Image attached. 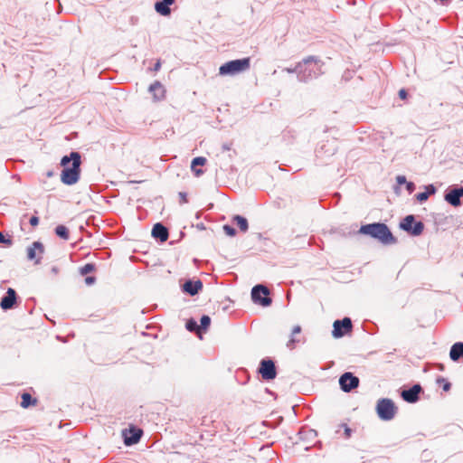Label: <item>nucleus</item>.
<instances>
[{
    "label": "nucleus",
    "instance_id": "obj_28",
    "mask_svg": "<svg viewBox=\"0 0 463 463\" xmlns=\"http://www.w3.org/2000/svg\"><path fill=\"white\" fill-rule=\"evenodd\" d=\"M210 323H211L210 317L203 316L202 318H201L200 330L201 329L206 330L208 328V326H210Z\"/></svg>",
    "mask_w": 463,
    "mask_h": 463
},
{
    "label": "nucleus",
    "instance_id": "obj_25",
    "mask_svg": "<svg viewBox=\"0 0 463 463\" xmlns=\"http://www.w3.org/2000/svg\"><path fill=\"white\" fill-rule=\"evenodd\" d=\"M96 270V266L93 263H87L83 267L80 268V273L85 276Z\"/></svg>",
    "mask_w": 463,
    "mask_h": 463
},
{
    "label": "nucleus",
    "instance_id": "obj_32",
    "mask_svg": "<svg viewBox=\"0 0 463 463\" xmlns=\"http://www.w3.org/2000/svg\"><path fill=\"white\" fill-rule=\"evenodd\" d=\"M0 243H5L6 245L11 246L13 241L11 239H5V235L0 232Z\"/></svg>",
    "mask_w": 463,
    "mask_h": 463
},
{
    "label": "nucleus",
    "instance_id": "obj_7",
    "mask_svg": "<svg viewBox=\"0 0 463 463\" xmlns=\"http://www.w3.org/2000/svg\"><path fill=\"white\" fill-rule=\"evenodd\" d=\"M333 335L335 338L344 336L345 335L352 332L353 325L349 317H345L342 320H335L333 325Z\"/></svg>",
    "mask_w": 463,
    "mask_h": 463
},
{
    "label": "nucleus",
    "instance_id": "obj_18",
    "mask_svg": "<svg viewBox=\"0 0 463 463\" xmlns=\"http://www.w3.org/2000/svg\"><path fill=\"white\" fill-rule=\"evenodd\" d=\"M301 331H302V328L299 325H297L293 327L289 340L287 343V346L289 349H294L296 346V344H298L301 341L299 338L297 337V335H300Z\"/></svg>",
    "mask_w": 463,
    "mask_h": 463
},
{
    "label": "nucleus",
    "instance_id": "obj_31",
    "mask_svg": "<svg viewBox=\"0 0 463 463\" xmlns=\"http://www.w3.org/2000/svg\"><path fill=\"white\" fill-rule=\"evenodd\" d=\"M340 427L344 429L345 438H350L352 430L345 423L341 424Z\"/></svg>",
    "mask_w": 463,
    "mask_h": 463
},
{
    "label": "nucleus",
    "instance_id": "obj_1",
    "mask_svg": "<svg viewBox=\"0 0 463 463\" xmlns=\"http://www.w3.org/2000/svg\"><path fill=\"white\" fill-rule=\"evenodd\" d=\"M80 155L78 152H71L70 156L61 158V165L63 170L61 180L63 184L71 185L78 182L80 173Z\"/></svg>",
    "mask_w": 463,
    "mask_h": 463
},
{
    "label": "nucleus",
    "instance_id": "obj_30",
    "mask_svg": "<svg viewBox=\"0 0 463 463\" xmlns=\"http://www.w3.org/2000/svg\"><path fill=\"white\" fill-rule=\"evenodd\" d=\"M416 197H417V200L420 202L426 201L429 198V193H425V192L419 193L418 194H416Z\"/></svg>",
    "mask_w": 463,
    "mask_h": 463
},
{
    "label": "nucleus",
    "instance_id": "obj_23",
    "mask_svg": "<svg viewBox=\"0 0 463 463\" xmlns=\"http://www.w3.org/2000/svg\"><path fill=\"white\" fill-rule=\"evenodd\" d=\"M155 9L157 13H159L162 15H168L171 12L168 5L165 4L163 1L156 3Z\"/></svg>",
    "mask_w": 463,
    "mask_h": 463
},
{
    "label": "nucleus",
    "instance_id": "obj_29",
    "mask_svg": "<svg viewBox=\"0 0 463 463\" xmlns=\"http://www.w3.org/2000/svg\"><path fill=\"white\" fill-rule=\"evenodd\" d=\"M224 232L229 236H234L236 234V231L234 228L231 227L230 225H224L223 226Z\"/></svg>",
    "mask_w": 463,
    "mask_h": 463
},
{
    "label": "nucleus",
    "instance_id": "obj_41",
    "mask_svg": "<svg viewBox=\"0 0 463 463\" xmlns=\"http://www.w3.org/2000/svg\"><path fill=\"white\" fill-rule=\"evenodd\" d=\"M163 2L165 4H166L167 5H172L175 2V0H163Z\"/></svg>",
    "mask_w": 463,
    "mask_h": 463
},
{
    "label": "nucleus",
    "instance_id": "obj_17",
    "mask_svg": "<svg viewBox=\"0 0 463 463\" xmlns=\"http://www.w3.org/2000/svg\"><path fill=\"white\" fill-rule=\"evenodd\" d=\"M16 299V293L13 288H8L6 296L1 300L0 306L3 309H9L13 307Z\"/></svg>",
    "mask_w": 463,
    "mask_h": 463
},
{
    "label": "nucleus",
    "instance_id": "obj_24",
    "mask_svg": "<svg viewBox=\"0 0 463 463\" xmlns=\"http://www.w3.org/2000/svg\"><path fill=\"white\" fill-rule=\"evenodd\" d=\"M55 233H56L57 236L61 237L63 240H68L69 239V230L64 225H58L55 228Z\"/></svg>",
    "mask_w": 463,
    "mask_h": 463
},
{
    "label": "nucleus",
    "instance_id": "obj_35",
    "mask_svg": "<svg viewBox=\"0 0 463 463\" xmlns=\"http://www.w3.org/2000/svg\"><path fill=\"white\" fill-rule=\"evenodd\" d=\"M179 197H180V202L182 203H187V195L185 193H183V192L179 193Z\"/></svg>",
    "mask_w": 463,
    "mask_h": 463
},
{
    "label": "nucleus",
    "instance_id": "obj_11",
    "mask_svg": "<svg viewBox=\"0 0 463 463\" xmlns=\"http://www.w3.org/2000/svg\"><path fill=\"white\" fill-rule=\"evenodd\" d=\"M44 251L43 245L39 241H34L32 246L27 249V258L34 260L35 264L40 263Z\"/></svg>",
    "mask_w": 463,
    "mask_h": 463
},
{
    "label": "nucleus",
    "instance_id": "obj_3",
    "mask_svg": "<svg viewBox=\"0 0 463 463\" xmlns=\"http://www.w3.org/2000/svg\"><path fill=\"white\" fill-rule=\"evenodd\" d=\"M250 67V59L249 57L241 60H233L225 62L219 68V74L225 75H236L238 73L246 71Z\"/></svg>",
    "mask_w": 463,
    "mask_h": 463
},
{
    "label": "nucleus",
    "instance_id": "obj_22",
    "mask_svg": "<svg viewBox=\"0 0 463 463\" xmlns=\"http://www.w3.org/2000/svg\"><path fill=\"white\" fill-rule=\"evenodd\" d=\"M232 221L237 224V226L242 232H246L248 231L249 224L246 218L241 215H235L233 216Z\"/></svg>",
    "mask_w": 463,
    "mask_h": 463
},
{
    "label": "nucleus",
    "instance_id": "obj_37",
    "mask_svg": "<svg viewBox=\"0 0 463 463\" xmlns=\"http://www.w3.org/2000/svg\"><path fill=\"white\" fill-rule=\"evenodd\" d=\"M399 97L403 100L406 99H407V91L404 89L400 90Z\"/></svg>",
    "mask_w": 463,
    "mask_h": 463
},
{
    "label": "nucleus",
    "instance_id": "obj_36",
    "mask_svg": "<svg viewBox=\"0 0 463 463\" xmlns=\"http://www.w3.org/2000/svg\"><path fill=\"white\" fill-rule=\"evenodd\" d=\"M39 223V218L37 216H33L31 219H30V224L32 226H37Z\"/></svg>",
    "mask_w": 463,
    "mask_h": 463
},
{
    "label": "nucleus",
    "instance_id": "obj_21",
    "mask_svg": "<svg viewBox=\"0 0 463 463\" xmlns=\"http://www.w3.org/2000/svg\"><path fill=\"white\" fill-rule=\"evenodd\" d=\"M22 402H21V407L26 409L30 406H35L38 402L37 399L33 398L32 395L28 392H24L21 395Z\"/></svg>",
    "mask_w": 463,
    "mask_h": 463
},
{
    "label": "nucleus",
    "instance_id": "obj_2",
    "mask_svg": "<svg viewBox=\"0 0 463 463\" xmlns=\"http://www.w3.org/2000/svg\"><path fill=\"white\" fill-rule=\"evenodd\" d=\"M359 233L368 235L383 244H392L396 241L387 225L381 222L362 225Z\"/></svg>",
    "mask_w": 463,
    "mask_h": 463
},
{
    "label": "nucleus",
    "instance_id": "obj_20",
    "mask_svg": "<svg viewBox=\"0 0 463 463\" xmlns=\"http://www.w3.org/2000/svg\"><path fill=\"white\" fill-rule=\"evenodd\" d=\"M449 356L453 361H457L460 357H463V343L454 344L450 349Z\"/></svg>",
    "mask_w": 463,
    "mask_h": 463
},
{
    "label": "nucleus",
    "instance_id": "obj_14",
    "mask_svg": "<svg viewBox=\"0 0 463 463\" xmlns=\"http://www.w3.org/2000/svg\"><path fill=\"white\" fill-rule=\"evenodd\" d=\"M463 196V187L450 190L445 194V200L452 206L458 207L461 204L460 197Z\"/></svg>",
    "mask_w": 463,
    "mask_h": 463
},
{
    "label": "nucleus",
    "instance_id": "obj_4",
    "mask_svg": "<svg viewBox=\"0 0 463 463\" xmlns=\"http://www.w3.org/2000/svg\"><path fill=\"white\" fill-rule=\"evenodd\" d=\"M376 412L381 420H391L397 412V407L391 399H380L377 402Z\"/></svg>",
    "mask_w": 463,
    "mask_h": 463
},
{
    "label": "nucleus",
    "instance_id": "obj_39",
    "mask_svg": "<svg viewBox=\"0 0 463 463\" xmlns=\"http://www.w3.org/2000/svg\"><path fill=\"white\" fill-rule=\"evenodd\" d=\"M397 183L399 184H402L406 183V177L404 175H398L397 176Z\"/></svg>",
    "mask_w": 463,
    "mask_h": 463
},
{
    "label": "nucleus",
    "instance_id": "obj_9",
    "mask_svg": "<svg viewBox=\"0 0 463 463\" xmlns=\"http://www.w3.org/2000/svg\"><path fill=\"white\" fill-rule=\"evenodd\" d=\"M259 373L261 374V377L264 380H273L277 375L276 367L273 361L269 359L262 360L260 362Z\"/></svg>",
    "mask_w": 463,
    "mask_h": 463
},
{
    "label": "nucleus",
    "instance_id": "obj_15",
    "mask_svg": "<svg viewBox=\"0 0 463 463\" xmlns=\"http://www.w3.org/2000/svg\"><path fill=\"white\" fill-rule=\"evenodd\" d=\"M149 92L153 95L155 101H159L165 97V89L159 81H155L149 87Z\"/></svg>",
    "mask_w": 463,
    "mask_h": 463
},
{
    "label": "nucleus",
    "instance_id": "obj_38",
    "mask_svg": "<svg viewBox=\"0 0 463 463\" xmlns=\"http://www.w3.org/2000/svg\"><path fill=\"white\" fill-rule=\"evenodd\" d=\"M426 189H427V191H426L425 193H429V196H430V194H435V192H436L435 187H434L433 185H431V184H430V185H429Z\"/></svg>",
    "mask_w": 463,
    "mask_h": 463
},
{
    "label": "nucleus",
    "instance_id": "obj_10",
    "mask_svg": "<svg viewBox=\"0 0 463 463\" xmlns=\"http://www.w3.org/2000/svg\"><path fill=\"white\" fill-rule=\"evenodd\" d=\"M339 384L344 392H348L359 385V379L351 373H345L339 379Z\"/></svg>",
    "mask_w": 463,
    "mask_h": 463
},
{
    "label": "nucleus",
    "instance_id": "obj_27",
    "mask_svg": "<svg viewBox=\"0 0 463 463\" xmlns=\"http://www.w3.org/2000/svg\"><path fill=\"white\" fill-rule=\"evenodd\" d=\"M437 383L442 387L444 392H449L451 387L450 383L442 377L437 379Z\"/></svg>",
    "mask_w": 463,
    "mask_h": 463
},
{
    "label": "nucleus",
    "instance_id": "obj_26",
    "mask_svg": "<svg viewBox=\"0 0 463 463\" xmlns=\"http://www.w3.org/2000/svg\"><path fill=\"white\" fill-rule=\"evenodd\" d=\"M186 329L190 332L200 333V326L197 325L196 321L194 319H190L186 323Z\"/></svg>",
    "mask_w": 463,
    "mask_h": 463
},
{
    "label": "nucleus",
    "instance_id": "obj_34",
    "mask_svg": "<svg viewBox=\"0 0 463 463\" xmlns=\"http://www.w3.org/2000/svg\"><path fill=\"white\" fill-rule=\"evenodd\" d=\"M96 281V278L93 276L86 277L85 284L88 286L92 285Z\"/></svg>",
    "mask_w": 463,
    "mask_h": 463
},
{
    "label": "nucleus",
    "instance_id": "obj_16",
    "mask_svg": "<svg viewBox=\"0 0 463 463\" xmlns=\"http://www.w3.org/2000/svg\"><path fill=\"white\" fill-rule=\"evenodd\" d=\"M152 235L163 242L166 241L169 237L168 230L161 223L154 225L152 229Z\"/></svg>",
    "mask_w": 463,
    "mask_h": 463
},
{
    "label": "nucleus",
    "instance_id": "obj_8",
    "mask_svg": "<svg viewBox=\"0 0 463 463\" xmlns=\"http://www.w3.org/2000/svg\"><path fill=\"white\" fill-rule=\"evenodd\" d=\"M142 434L143 430L133 425H130L128 429L122 430L124 443L127 446L137 444L139 441Z\"/></svg>",
    "mask_w": 463,
    "mask_h": 463
},
{
    "label": "nucleus",
    "instance_id": "obj_33",
    "mask_svg": "<svg viewBox=\"0 0 463 463\" xmlns=\"http://www.w3.org/2000/svg\"><path fill=\"white\" fill-rule=\"evenodd\" d=\"M311 61L318 62V61H319V60H318L317 57H315V56H309V57L305 58V59L303 60V63H305V64H307V63H308V62H311Z\"/></svg>",
    "mask_w": 463,
    "mask_h": 463
},
{
    "label": "nucleus",
    "instance_id": "obj_13",
    "mask_svg": "<svg viewBox=\"0 0 463 463\" xmlns=\"http://www.w3.org/2000/svg\"><path fill=\"white\" fill-rule=\"evenodd\" d=\"M182 289L184 293L190 296H194L203 289V282L200 279H189L183 284Z\"/></svg>",
    "mask_w": 463,
    "mask_h": 463
},
{
    "label": "nucleus",
    "instance_id": "obj_12",
    "mask_svg": "<svg viewBox=\"0 0 463 463\" xmlns=\"http://www.w3.org/2000/svg\"><path fill=\"white\" fill-rule=\"evenodd\" d=\"M422 392V388L420 384H414L409 390H403L401 393L402 398L409 402L414 403L419 401V394Z\"/></svg>",
    "mask_w": 463,
    "mask_h": 463
},
{
    "label": "nucleus",
    "instance_id": "obj_5",
    "mask_svg": "<svg viewBox=\"0 0 463 463\" xmlns=\"http://www.w3.org/2000/svg\"><path fill=\"white\" fill-rule=\"evenodd\" d=\"M269 290L267 287L263 285H257L253 287L251 290V298L252 301L256 304H259L262 307H268L271 304L272 300L269 297Z\"/></svg>",
    "mask_w": 463,
    "mask_h": 463
},
{
    "label": "nucleus",
    "instance_id": "obj_6",
    "mask_svg": "<svg viewBox=\"0 0 463 463\" xmlns=\"http://www.w3.org/2000/svg\"><path fill=\"white\" fill-rule=\"evenodd\" d=\"M401 228L414 236L421 234L424 225L421 222H415L413 215L406 216L401 222Z\"/></svg>",
    "mask_w": 463,
    "mask_h": 463
},
{
    "label": "nucleus",
    "instance_id": "obj_19",
    "mask_svg": "<svg viewBox=\"0 0 463 463\" xmlns=\"http://www.w3.org/2000/svg\"><path fill=\"white\" fill-rule=\"evenodd\" d=\"M207 160L203 156H198L193 159L191 163V170L194 172L195 176H200L203 175V171L200 168H197V165H204Z\"/></svg>",
    "mask_w": 463,
    "mask_h": 463
},
{
    "label": "nucleus",
    "instance_id": "obj_40",
    "mask_svg": "<svg viewBox=\"0 0 463 463\" xmlns=\"http://www.w3.org/2000/svg\"><path fill=\"white\" fill-rule=\"evenodd\" d=\"M160 68H161V62H160V61H157L156 62V64H155V66H154V69H153V70H154V71H159V70H160Z\"/></svg>",
    "mask_w": 463,
    "mask_h": 463
}]
</instances>
